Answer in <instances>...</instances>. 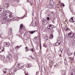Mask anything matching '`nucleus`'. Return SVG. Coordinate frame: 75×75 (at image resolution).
I'll return each instance as SVG.
<instances>
[{"label": "nucleus", "mask_w": 75, "mask_h": 75, "mask_svg": "<svg viewBox=\"0 0 75 75\" xmlns=\"http://www.w3.org/2000/svg\"><path fill=\"white\" fill-rule=\"evenodd\" d=\"M0 15H2L4 17H7V16H6L7 13H4V8H3L0 9Z\"/></svg>", "instance_id": "f257e3e1"}, {"label": "nucleus", "mask_w": 75, "mask_h": 75, "mask_svg": "<svg viewBox=\"0 0 75 75\" xmlns=\"http://www.w3.org/2000/svg\"><path fill=\"white\" fill-rule=\"evenodd\" d=\"M68 36L69 37H70L71 38H72V37H73L75 39V34H74L72 33H69Z\"/></svg>", "instance_id": "f03ea898"}, {"label": "nucleus", "mask_w": 75, "mask_h": 75, "mask_svg": "<svg viewBox=\"0 0 75 75\" xmlns=\"http://www.w3.org/2000/svg\"><path fill=\"white\" fill-rule=\"evenodd\" d=\"M54 27V26L51 25H48L47 26V28L49 29V30H51V29H52Z\"/></svg>", "instance_id": "7ed1b4c3"}, {"label": "nucleus", "mask_w": 75, "mask_h": 75, "mask_svg": "<svg viewBox=\"0 0 75 75\" xmlns=\"http://www.w3.org/2000/svg\"><path fill=\"white\" fill-rule=\"evenodd\" d=\"M6 58L8 59H11L12 58V55L10 54H8L6 56Z\"/></svg>", "instance_id": "20e7f679"}, {"label": "nucleus", "mask_w": 75, "mask_h": 75, "mask_svg": "<svg viewBox=\"0 0 75 75\" xmlns=\"http://www.w3.org/2000/svg\"><path fill=\"white\" fill-rule=\"evenodd\" d=\"M69 21L71 23H74L75 21V17H73L70 19Z\"/></svg>", "instance_id": "39448f33"}, {"label": "nucleus", "mask_w": 75, "mask_h": 75, "mask_svg": "<svg viewBox=\"0 0 75 75\" xmlns=\"http://www.w3.org/2000/svg\"><path fill=\"white\" fill-rule=\"evenodd\" d=\"M4 45L5 47H9V45H10V44L8 42H5L4 43Z\"/></svg>", "instance_id": "423d86ee"}, {"label": "nucleus", "mask_w": 75, "mask_h": 75, "mask_svg": "<svg viewBox=\"0 0 75 75\" xmlns=\"http://www.w3.org/2000/svg\"><path fill=\"white\" fill-rule=\"evenodd\" d=\"M9 17L10 18H11V19H10V20L14 19V14L13 13L10 14V15H9Z\"/></svg>", "instance_id": "0eeeda50"}, {"label": "nucleus", "mask_w": 75, "mask_h": 75, "mask_svg": "<svg viewBox=\"0 0 75 75\" xmlns=\"http://www.w3.org/2000/svg\"><path fill=\"white\" fill-rule=\"evenodd\" d=\"M8 18H7V16L4 17V18H3V20L5 22L8 21Z\"/></svg>", "instance_id": "6e6552de"}, {"label": "nucleus", "mask_w": 75, "mask_h": 75, "mask_svg": "<svg viewBox=\"0 0 75 75\" xmlns=\"http://www.w3.org/2000/svg\"><path fill=\"white\" fill-rule=\"evenodd\" d=\"M4 47H1L0 48V52H3L4 51Z\"/></svg>", "instance_id": "1a4fd4ad"}, {"label": "nucleus", "mask_w": 75, "mask_h": 75, "mask_svg": "<svg viewBox=\"0 0 75 75\" xmlns=\"http://www.w3.org/2000/svg\"><path fill=\"white\" fill-rule=\"evenodd\" d=\"M64 29L66 31H67V32H68L70 30L69 29V28L68 27H66L64 28Z\"/></svg>", "instance_id": "9d476101"}, {"label": "nucleus", "mask_w": 75, "mask_h": 75, "mask_svg": "<svg viewBox=\"0 0 75 75\" xmlns=\"http://www.w3.org/2000/svg\"><path fill=\"white\" fill-rule=\"evenodd\" d=\"M48 36H45L44 38L45 40V41H47V40H48Z\"/></svg>", "instance_id": "9b49d317"}, {"label": "nucleus", "mask_w": 75, "mask_h": 75, "mask_svg": "<svg viewBox=\"0 0 75 75\" xmlns=\"http://www.w3.org/2000/svg\"><path fill=\"white\" fill-rule=\"evenodd\" d=\"M8 59H7V58H5V59H4V60H3V61L4 62H7V61H8Z\"/></svg>", "instance_id": "f8f14e48"}, {"label": "nucleus", "mask_w": 75, "mask_h": 75, "mask_svg": "<svg viewBox=\"0 0 75 75\" xmlns=\"http://www.w3.org/2000/svg\"><path fill=\"white\" fill-rule=\"evenodd\" d=\"M5 58V57L4 56H1V59L2 61H3Z\"/></svg>", "instance_id": "ddd939ff"}, {"label": "nucleus", "mask_w": 75, "mask_h": 75, "mask_svg": "<svg viewBox=\"0 0 75 75\" xmlns=\"http://www.w3.org/2000/svg\"><path fill=\"white\" fill-rule=\"evenodd\" d=\"M54 37V36L52 34L50 35L49 36V38L50 39H52Z\"/></svg>", "instance_id": "4468645a"}, {"label": "nucleus", "mask_w": 75, "mask_h": 75, "mask_svg": "<svg viewBox=\"0 0 75 75\" xmlns=\"http://www.w3.org/2000/svg\"><path fill=\"white\" fill-rule=\"evenodd\" d=\"M43 24L44 25H46L47 24V21H46V20H45L43 21Z\"/></svg>", "instance_id": "2eb2a0df"}, {"label": "nucleus", "mask_w": 75, "mask_h": 75, "mask_svg": "<svg viewBox=\"0 0 75 75\" xmlns=\"http://www.w3.org/2000/svg\"><path fill=\"white\" fill-rule=\"evenodd\" d=\"M24 28V27L23 25V24H21L20 26V28L21 30H23V29Z\"/></svg>", "instance_id": "dca6fc26"}, {"label": "nucleus", "mask_w": 75, "mask_h": 75, "mask_svg": "<svg viewBox=\"0 0 75 75\" xmlns=\"http://www.w3.org/2000/svg\"><path fill=\"white\" fill-rule=\"evenodd\" d=\"M69 59H70V61H73L74 60V59H73V58L72 57H70L69 58Z\"/></svg>", "instance_id": "f3484780"}, {"label": "nucleus", "mask_w": 75, "mask_h": 75, "mask_svg": "<svg viewBox=\"0 0 75 75\" xmlns=\"http://www.w3.org/2000/svg\"><path fill=\"white\" fill-rule=\"evenodd\" d=\"M61 44V43L60 42H58L56 43V46H57L58 45H59V44Z\"/></svg>", "instance_id": "a211bd4d"}, {"label": "nucleus", "mask_w": 75, "mask_h": 75, "mask_svg": "<svg viewBox=\"0 0 75 75\" xmlns=\"http://www.w3.org/2000/svg\"><path fill=\"white\" fill-rule=\"evenodd\" d=\"M21 47V46H16V47L15 48V49H16V50H18V48H20Z\"/></svg>", "instance_id": "6ab92c4d"}, {"label": "nucleus", "mask_w": 75, "mask_h": 75, "mask_svg": "<svg viewBox=\"0 0 75 75\" xmlns=\"http://www.w3.org/2000/svg\"><path fill=\"white\" fill-rule=\"evenodd\" d=\"M18 67H19V68H22V65H21V64H18Z\"/></svg>", "instance_id": "aec40b11"}, {"label": "nucleus", "mask_w": 75, "mask_h": 75, "mask_svg": "<svg viewBox=\"0 0 75 75\" xmlns=\"http://www.w3.org/2000/svg\"><path fill=\"white\" fill-rule=\"evenodd\" d=\"M9 4L7 3H6V8H8V7H9Z\"/></svg>", "instance_id": "412c9836"}, {"label": "nucleus", "mask_w": 75, "mask_h": 75, "mask_svg": "<svg viewBox=\"0 0 75 75\" xmlns=\"http://www.w3.org/2000/svg\"><path fill=\"white\" fill-rule=\"evenodd\" d=\"M71 42H72V45H74L75 44V41L74 40H73L71 41Z\"/></svg>", "instance_id": "4be33fe9"}, {"label": "nucleus", "mask_w": 75, "mask_h": 75, "mask_svg": "<svg viewBox=\"0 0 75 75\" xmlns=\"http://www.w3.org/2000/svg\"><path fill=\"white\" fill-rule=\"evenodd\" d=\"M36 25H37V23H36V22H35L34 23V24H33V27H35L36 26Z\"/></svg>", "instance_id": "5701e85b"}, {"label": "nucleus", "mask_w": 75, "mask_h": 75, "mask_svg": "<svg viewBox=\"0 0 75 75\" xmlns=\"http://www.w3.org/2000/svg\"><path fill=\"white\" fill-rule=\"evenodd\" d=\"M30 33H31V34H33V33H35V31H30Z\"/></svg>", "instance_id": "b1692460"}, {"label": "nucleus", "mask_w": 75, "mask_h": 75, "mask_svg": "<svg viewBox=\"0 0 75 75\" xmlns=\"http://www.w3.org/2000/svg\"><path fill=\"white\" fill-rule=\"evenodd\" d=\"M64 63H65V65H66V64H67V61L66 59H64Z\"/></svg>", "instance_id": "393cba45"}, {"label": "nucleus", "mask_w": 75, "mask_h": 75, "mask_svg": "<svg viewBox=\"0 0 75 75\" xmlns=\"http://www.w3.org/2000/svg\"><path fill=\"white\" fill-rule=\"evenodd\" d=\"M6 69H5L4 70V69L3 70V71L4 74H6Z\"/></svg>", "instance_id": "a878e982"}, {"label": "nucleus", "mask_w": 75, "mask_h": 75, "mask_svg": "<svg viewBox=\"0 0 75 75\" xmlns=\"http://www.w3.org/2000/svg\"><path fill=\"white\" fill-rule=\"evenodd\" d=\"M28 64V68H29V67H31V64Z\"/></svg>", "instance_id": "bb28decb"}, {"label": "nucleus", "mask_w": 75, "mask_h": 75, "mask_svg": "<svg viewBox=\"0 0 75 75\" xmlns=\"http://www.w3.org/2000/svg\"><path fill=\"white\" fill-rule=\"evenodd\" d=\"M50 63H51V64H52L53 63V61L52 60H51L50 61Z\"/></svg>", "instance_id": "cd10ccee"}, {"label": "nucleus", "mask_w": 75, "mask_h": 75, "mask_svg": "<svg viewBox=\"0 0 75 75\" xmlns=\"http://www.w3.org/2000/svg\"><path fill=\"white\" fill-rule=\"evenodd\" d=\"M9 31H10L9 32H11L12 31V29L11 28H10V29H9Z\"/></svg>", "instance_id": "c85d7f7f"}, {"label": "nucleus", "mask_w": 75, "mask_h": 75, "mask_svg": "<svg viewBox=\"0 0 75 75\" xmlns=\"http://www.w3.org/2000/svg\"><path fill=\"white\" fill-rule=\"evenodd\" d=\"M61 6H63V7H64V6H65V5H64V3H62L61 4Z\"/></svg>", "instance_id": "c756f323"}, {"label": "nucleus", "mask_w": 75, "mask_h": 75, "mask_svg": "<svg viewBox=\"0 0 75 75\" xmlns=\"http://www.w3.org/2000/svg\"><path fill=\"white\" fill-rule=\"evenodd\" d=\"M40 28L42 30H44V26H42Z\"/></svg>", "instance_id": "7c9ffc66"}, {"label": "nucleus", "mask_w": 75, "mask_h": 75, "mask_svg": "<svg viewBox=\"0 0 75 75\" xmlns=\"http://www.w3.org/2000/svg\"><path fill=\"white\" fill-rule=\"evenodd\" d=\"M6 13L7 14V13H9V11L7 10L6 11Z\"/></svg>", "instance_id": "2f4dec72"}, {"label": "nucleus", "mask_w": 75, "mask_h": 75, "mask_svg": "<svg viewBox=\"0 0 75 75\" xmlns=\"http://www.w3.org/2000/svg\"><path fill=\"white\" fill-rule=\"evenodd\" d=\"M73 54V53H72V52H70L69 53V55H72Z\"/></svg>", "instance_id": "473e14b6"}, {"label": "nucleus", "mask_w": 75, "mask_h": 75, "mask_svg": "<svg viewBox=\"0 0 75 75\" xmlns=\"http://www.w3.org/2000/svg\"><path fill=\"white\" fill-rule=\"evenodd\" d=\"M37 38V36L35 37V38H34V39H35V40H36Z\"/></svg>", "instance_id": "72a5a7b5"}, {"label": "nucleus", "mask_w": 75, "mask_h": 75, "mask_svg": "<svg viewBox=\"0 0 75 75\" xmlns=\"http://www.w3.org/2000/svg\"><path fill=\"white\" fill-rule=\"evenodd\" d=\"M58 64H56L54 66L55 67H58Z\"/></svg>", "instance_id": "f704fd0d"}, {"label": "nucleus", "mask_w": 75, "mask_h": 75, "mask_svg": "<svg viewBox=\"0 0 75 75\" xmlns=\"http://www.w3.org/2000/svg\"><path fill=\"white\" fill-rule=\"evenodd\" d=\"M25 75H29V74H28V73H26V72H25Z\"/></svg>", "instance_id": "c9c22d12"}, {"label": "nucleus", "mask_w": 75, "mask_h": 75, "mask_svg": "<svg viewBox=\"0 0 75 75\" xmlns=\"http://www.w3.org/2000/svg\"><path fill=\"white\" fill-rule=\"evenodd\" d=\"M47 20H50V18H49V17H47Z\"/></svg>", "instance_id": "e433bc0d"}, {"label": "nucleus", "mask_w": 75, "mask_h": 75, "mask_svg": "<svg viewBox=\"0 0 75 75\" xmlns=\"http://www.w3.org/2000/svg\"><path fill=\"white\" fill-rule=\"evenodd\" d=\"M28 64H27L26 65V67H28Z\"/></svg>", "instance_id": "4c0bfd02"}, {"label": "nucleus", "mask_w": 75, "mask_h": 75, "mask_svg": "<svg viewBox=\"0 0 75 75\" xmlns=\"http://www.w3.org/2000/svg\"><path fill=\"white\" fill-rule=\"evenodd\" d=\"M31 50L33 52V51H34V50H33V48H32L31 49Z\"/></svg>", "instance_id": "58836bf2"}, {"label": "nucleus", "mask_w": 75, "mask_h": 75, "mask_svg": "<svg viewBox=\"0 0 75 75\" xmlns=\"http://www.w3.org/2000/svg\"><path fill=\"white\" fill-rule=\"evenodd\" d=\"M32 59H34V57H32Z\"/></svg>", "instance_id": "ea45409f"}, {"label": "nucleus", "mask_w": 75, "mask_h": 75, "mask_svg": "<svg viewBox=\"0 0 75 75\" xmlns=\"http://www.w3.org/2000/svg\"><path fill=\"white\" fill-rule=\"evenodd\" d=\"M43 47H46V46H45V45H43Z\"/></svg>", "instance_id": "a19ab883"}, {"label": "nucleus", "mask_w": 75, "mask_h": 75, "mask_svg": "<svg viewBox=\"0 0 75 75\" xmlns=\"http://www.w3.org/2000/svg\"><path fill=\"white\" fill-rule=\"evenodd\" d=\"M27 40H28V39H29V38H28V37H27Z\"/></svg>", "instance_id": "79ce46f5"}, {"label": "nucleus", "mask_w": 75, "mask_h": 75, "mask_svg": "<svg viewBox=\"0 0 75 75\" xmlns=\"http://www.w3.org/2000/svg\"><path fill=\"white\" fill-rule=\"evenodd\" d=\"M29 51V50H26V51H26V52H27V51Z\"/></svg>", "instance_id": "37998d69"}, {"label": "nucleus", "mask_w": 75, "mask_h": 75, "mask_svg": "<svg viewBox=\"0 0 75 75\" xmlns=\"http://www.w3.org/2000/svg\"><path fill=\"white\" fill-rule=\"evenodd\" d=\"M29 0H27V2H30Z\"/></svg>", "instance_id": "c03bdc74"}, {"label": "nucleus", "mask_w": 75, "mask_h": 75, "mask_svg": "<svg viewBox=\"0 0 75 75\" xmlns=\"http://www.w3.org/2000/svg\"><path fill=\"white\" fill-rule=\"evenodd\" d=\"M15 58H16V59H17V57H15Z\"/></svg>", "instance_id": "a18cd8bd"}, {"label": "nucleus", "mask_w": 75, "mask_h": 75, "mask_svg": "<svg viewBox=\"0 0 75 75\" xmlns=\"http://www.w3.org/2000/svg\"><path fill=\"white\" fill-rule=\"evenodd\" d=\"M23 18H24V16H23L21 18L22 19H23Z\"/></svg>", "instance_id": "49530a36"}, {"label": "nucleus", "mask_w": 75, "mask_h": 75, "mask_svg": "<svg viewBox=\"0 0 75 75\" xmlns=\"http://www.w3.org/2000/svg\"><path fill=\"white\" fill-rule=\"evenodd\" d=\"M40 48H41V45L40 44Z\"/></svg>", "instance_id": "de8ad7c7"}, {"label": "nucleus", "mask_w": 75, "mask_h": 75, "mask_svg": "<svg viewBox=\"0 0 75 75\" xmlns=\"http://www.w3.org/2000/svg\"><path fill=\"white\" fill-rule=\"evenodd\" d=\"M71 75H73V73H72L71 74Z\"/></svg>", "instance_id": "09e8293b"}, {"label": "nucleus", "mask_w": 75, "mask_h": 75, "mask_svg": "<svg viewBox=\"0 0 75 75\" xmlns=\"http://www.w3.org/2000/svg\"><path fill=\"white\" fill-rule=\"evenodd\" d=\"M52 1L53 3H54V1Z\"/></svg>", "instance_id": "8fccbe9b"}, {"label": "nucleus", "mask_w": 75, "mask_h": 75, "mask_svg": "<svg viewBox=\"0 0 75 75\" xmlns=\"http://www.w3.org/2000/svg\"><path fill=\"white\" fill-rule=\"evenodd\" d=\"M25 49H27V47H25Z\"/></svg>", "instance_id": "3c124183"}, {"label": "nucleus", "mask_w": 75, "mask_h": 75, "mask_svg": "<svg viewBox=\"0 0 75 75\" xmlns=\"http://www.w3.org/2000/svg\"><path fill=\"white\" fill-rule=\"evenodd\" d=\"M38 71H37V72H36V74H38Z\"/></svg>", "instance_id": "603ef678"}, {"label": "nucleus", "mask_w": 75, "mask_h": 75, "mask_svg": "<svg viewBox=\"0 0 75 75\" xmlns=\"http://www.w3.org/2000/svg\"><path fill=\"white\" fill-rule=\"evenodd\" d=\"M30 57H31V58H32V56L31 55V56H30Z\"/></svg>", "instance_id": "864d4df0"}, {"label": "nucleus", "mask_w": 75, "mask_h": 75, "mask_svg": "<svg viewBox=\"0 0 75 75\" xmlns=\"http://www.w3.org/2000/svg\"><path fill=\"white\" fill-rule=\"evenodd\" d=\"M61 52H62V51H61Z\"/></svg>", "instance_id": "5fc2aeb1"}, {"label": "nucleus", "mask_w": 75, "mask_h": 75, "mask_svg": "<svg viewBox=\"0 0 75 75\" xmlns=\"http://www.w3.org/2000/svg\"><path fill=\"white\" fill-rule=\"evenodd\" d=\"M59 34H60V33L59 32Z\"/></svg>", "instance_id": "6e6d98bb"}, {"label": "nucleus", "mask_w": 75, "mask_h": 75, "mask_svg": "<svg viewBox=\"0 0 75 75\" xmlns=\"http://www.w3.org/2000/svg\"><path fill=\"white\" fill-rule=\"evenodd\" d=\"M53 23H55V22H54Z\"/></svg>", "instance_id": "4d7b16f0"}, {"label": "nucleus", "mask_w": 75, "mask_h": 75, "mask_svg": "<svg viewBox=\"0 0 75 75\" xmlns=\"http://www.w3.org/2000/svg\"><path fill=\"white\" fill-rule=\"evenodd\" d=\"M31 24H32V23H31V24H30V25H31Z\"/></svg>", "instance_id": "13d9d810"}]
</instances>
